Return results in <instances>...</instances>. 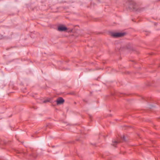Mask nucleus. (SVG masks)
<instances>
[{
    "mask_svg": "<svg viewBox=\"0 0 160 160\" xmlns=\"http://www.w3.org/2000/svg\"><path fill=\"white\" fill-rule=\"evenodd\" d=\"M124 32H115L112 34V36L115 37H122L125 35Z\"/></svg>",
    "mask_w": 160,
    "mask_h": 160,
    "instance_id": "obj_1",
    "label": "nucleus"
},
{
    "mask_svg": "<svg viewBox=\"0 0 160 160\" xmlns=\"http://www.w3.org/2000/svg\"><path fill=\"white\" fill-rule=\"evenodd\" d=\"M64 102V100L61 98H58L57 101L56 102L58 105H60L63 103Z\"/></svg>",
    "mask_w": 160,
    "mask_h": 160,
    "instance_id": "obj_2",
    "label": "nucleus"
},
{
    "mask_svg": "<svg viewBox=\"0 0 160 160\" xmlns=\"http://www.w3.org/2000/svg\"><path fill=\"white\" fill-rule=\"evenodd\" d=\"M58 29L59 31H64L67 29V28L63 25H61L58 27Z\"/></svg>",
    "mask_w": 160,
    "mask_h": 160,
    "instance_id": "obj_3",
    "label": "nucleus"
},
{
    "mask_svg": "<svg viewBox=\"0 0 160 160\" xmlns=\"http://www.w3.org/2000/svg\"><path fill=\"white\" fill-rule=\"evenodd\" d=\"M50 101V100L49 99H47V100H44L43 101L44 103H46L47 102H48Z\"/></svg>",
    "mask_w": 160,
    "mask_h": 160,
    "instance_id": "obj_4",
    "label": "nucleus"
},
{
    "mask_svg": "<svg viewBox=\"0 0 160 160\" xmlns=\"http://www.w3.org/2000/svg\"><path fill=\"white\" fill-rule=\"evenodd\" d=\"M115 142H117V141H115Z\"/></svg>",
    "mask_w": 160,
    "mask_h": 160,
    "instance_id": "obj_5",
    "label": "nucleus"
}]
</instances>
